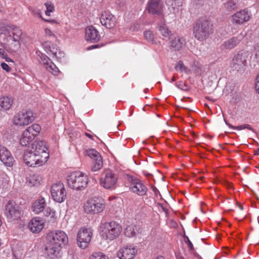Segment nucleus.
Instances as JSON below:
<instances>
[{
    "instance_id": "29",
    "label": "nucleus",
    "mask_w": 259,
    "mask_h": 259,
    "mask_svg": "<svg viewBox=\"0 0 259 259\" xmlns=\"http://www.w3.org/2000/svg\"><path fill=\"white\" fill-rule=\"evenodd\" d=\"M46 203L44 198H39L35 200L32 204V210L35 213L42 212L45 208Z\"/></svg>"
},
{
    "instance_id": "55",
    "label": "nucleus",
    "mask_w": 259,
    "mask_h": 259,
    "mask_svg": "<svg viewBox=\"0 0 259 259\" xmlns=\"http://www.w3.org/2000/svg\"><path fill=\"white\" fill-rule=\"evenodd\" d=\"M178 259H184V257L182 256H177Z\"/></svg>"
},
{
    "instance_id": "32",
    "label": "nucleus",
    "mask_w": 259,
    "mask_h": 259,
    "mask_svg": "<svg viewBox=\"0 0 259 259\" xmlns=\"http://www.w3.org/2000/svg\"><path fill=\"white\" fill-rule=\"evenodd\" d=\"M42 181L41 177L37 174H34L29 176L28 183L31 186L38 185Z\"/></svg>"
},
{
    "instance_id": "6",
    "label": "nucleus",
    "mask_w": 259,
    "mask_h": 259,
    "mask_svg": "<svg viewBox=\"0 0 259 259\" xmlns=\"http://www.w3.org/2000/svg\"><path fill=\"white\" fill-rule=\"evenodd\" d=\"M104 209L103 200L97 197L89 199L83 205V210L87 214H98L102 212Z\"/></svg>"
},
{
    "instance_id": "1",
    "label": "nucleus",
    "mask_w": 259,
    "mask_h": 259,
    "mask_svg": "<svg viewBox=\"0 0 259 259\" xmlns=\"http://www.w3.org/2000/svg\"><path fill=\"white\" fill-rule=\"evenodd\" d=\"M48 149L44 141H35L31 146L25 151L23 160L29 166L37 167L42 165L49 158Z\"/></svg>"
},
{
    "instance_id": "30",
    "label": "nucleus",
    "mask_w": 259,
    "mask_h": 259,
    "mask_svg": "<svg viewBox=\"0 0 259 259\" xmlns=\"http://www.w3.org/2000/svg\"><path fill=\"white\" fill-rule=\"evenodd\" d=\"M13 103L12 98L8 96L0 97V111H7L9 110Z\"/></svg>"
},
{
    "instance_id": "11",
    "label": "nucleus",
    "mask_w": 259,
    "mask_h": 259,
    "mask_svg": "<svg viewBox=\"0 0 259 259\" xmlns=\"http://www.w3.org/2000/svg\"><path fill=\"white\" fill-rule=\"evenodd\" d=\"M51 196L56 202L61 203L64 201L66 196V192L62 183L58 182L51 187Z\"/></svg>"
},
{
    "instance_id": "4",
    "label": "nucleus",
    "mask_w": 259,
    "mask_h": 259,
    "mask_svg": "<svg viewBox=\"0 0 259 259\" xmlns=\"http://www.w3.org/2000/svg\"><path fill=\"white\" fill-rule=\"evenodd\" d=\"M67 183L70 188L80 190L87 186L88 176L80 171H74L68 177Z\"/></svg>"
},
{
    "instance_id": "49",
    "label": "nucleus",
    "mask_w": 259,
    "mask_h": 259,
    "mask_svg": "<svg viewBox=\"0 0 259 259\" xmlns=\"http://www.w3.org/2000/svg\"><path fill=\"white\" fill-rule=\"evenodd\" d=\"M152 189L156 196H157V194L159 193L158 190L155 186H152Z\"/></svg>"
},
{
    "instance_id": "28",
    "label": "nucleus",
    "mask_w": 259,
    "mask_h": 259,
    "mask_svg": "<svg viewBox=\"0 0 259 259\" xmlns=\"http://www.w3.org/2000/svg\"><path fill=\"white\" fill-rule=\"evenodd\" d=\"M185 39L183 37H177L169 42L170 48L172 51H180L185 45Z\"/></svg>"
},
{
    "instance_id": "31",
    "label": "nucleus",
    "mask_w": 259,
    "mask_h": 259,
    "mask_svg": "<svg viewBox=\"0 0 259 259\" xmlns=\"http://www.w3.org/2000/svg\"><path fill=\"white\" fill-rule=\"evenodd\" d=\"M158 30L162 36L164 40L169 39L172 35V32L168 29L165 24H161L158 26Z\"/></svg>"
},
{
    "instance_id": "12",
    "label": "nucleus",
    "mask_w": 259,
    "mask_h": 259,
    "mask_svg": "<svg viewBox=\"0 0 259 259\" xmlns=\"http://www.w3.org/2000/svg\"><path fill=\"white\" fill-rule=\"evenodd\" d=\"M92 235V230L90 228H84L79 230L77 236L78 246L81 248H85L91 241Z\"/></svg>"
},
{
    "instance_id": "58",
    "label": "nucleus",
    "mask_w": 259,
    "mask_h": 259,
    "mask_svg": "<svg viewBox=\"0 0 259 259\" xmlns=\"http://www.w3.org/2000/svg\"><path fill=\"white\" fill-rule=\"evenodd\" d=\"M87 136L88 137H89L90 138H92L91 135H90V134H87Z\"/></svg>"
},
{
    "instance_id": "7",
    "label": "nucleus",
    "mask_w": 259,
    "mask_h": 259,
    "mask_svg": "<svg viewBox=\"0 0 259 259\" xmlns=\"http://www.w3.org/2000/svg\"><path fill=\"white\" fill-rule=\"evenodd\" d=\"M40 131V126L38 124H33L27 127L20 139V145L22 146H27L38 135Z\"/></svg>"
},
{
    "instance_id": "59",
    "label": "nucleus",
    "mask_w": 259,
    "mask_h": 259,
    "mask_svg": "<svg viewBox=\"0 0 259 259\" xmlns=\"http://www.w3.org/2000/svg\"><path fill=\"white\" fill-rule=\"evenodd\" d=\"M258 150L259 151V148H258Z\"/></svg>"
},
{
    "instance_id": "40",
    "label": "nucleus",
    "mask_w": 259,
    "mask_h": 259,
    "mask_svg": "<svg viewBox=\"0 0 259 259\" xmlns=\"http://www.w3.org/2000/svg\"><path fill=\"white\" fill-rule=\"evenodd\" d=\"M254 55L253 59L255 61L259 63V45L256 44L254 47V50L253 52Z\"/></svg>"
},
{
    "instance_id": "3",
    "label": "nucleus",
    "mask_w": 259,
    "mask_h": 259,
    "mask_svg": "<svg viewBox=\"0 0 259 259\" xmlns=\"http://www.w3.org/2000/svg\"><path fill=\"white\" fill-rule=\"evenodd\" d=\"M212 32V25L206 18H199L193 25V34L199 41L206 39Z\"/></svg>"
},
{
    "instance_id": "45",
    "label": "nucleus",
    "mask_w": 259,
    "mask_h": 259,
    "mask_svg": "<svg viewBox=\"0 0 259 259\" xmlns=\"http://www.w3.org/2000/svg\"><path fill=\"white\" fill-rule=\"evenodd\" d=\"M45 34H46V35L47 36H53V37H55V34L52 32V31L49 28H46L45 30Z\"/></svg>"
},
{
    "instance_id": "53",
    "label": "nucleus",
    "mask_w": 259,
    "mask_h": 259,
    "mask_svg": "<svg viewBox=\"0 0 259 259\" xmlns=\"http://www.w3.org/2000/svg\"><path fill=\"white\" fill-rule=\"evenodd\" d=\"M206 99L208 100H209L212 102H214L215 100V99H212L210 97H206Z\"/></svg>"
},
{
    "instance_id": "34",
    "label": "nucleus",
    "mask_w": 259,
    "mask_h": 259,
    "mask_svg": "<svg viewBox=\"0 0 259 259\" xmlns=\"http://www.w3.org/2000/svg\"><path fill=\"white\" fill-rule=\"evenodd\" d=\"M137 227L136 226H128L124 230L125 235L128 237H132L136 235Z\"/></svg>"
},
{
    "instance_id": "8",
    "label": "nucleus",
    "mask_w": 259,
    "mask_h": 259,
    "mask_svg": "<svg viewBox=\"0 0 259 259\" xmlns=\"http://www.w3.org/2000/svg\"><path fill=\"white\" fill-rule=\"evenodd\" d=\"M46 238L47 240L61 248L67 244L68 241L67 235L61 230L52 231L48 233Z\"/></svg>"
},
{
    "instance_id": "35",
    "label": "nucleus",
    "mask_w": 259,
    "mask_h": 259,
    "mask_svg": "<svg viewBox=\"0 0 259 259\" xmlns=\"http://www.w3.org/2000/svg\"><path fill=\"white\" fill-rule=\"evenodd\" d=\"M177 71L180 72H184L185 73H188L190 71L189 69L185 66L183 62L180 60L179 61L175 67Z\"/></svg>"
},
{
    "instance_id": "14",
    "label": "nucleus",
    "mask_w": 259,
    "mask_h": 259,
    "mask_svg": "<svg viewBox=\"0 0 259 259\" xmlns=\"http://www.w3.org/2000/svg\"><path fill=\"white\" fill-rule=\"evenodd\" d=\"M86 155L93 159L92 170L96 171L103 167V160L100 153L95 149H91L86 150Z\"/></svg>"
},
{
    "instance_id": "47",
    "label": "nucleus",
    "mask_w": 259,
    "mask_h": 259,
    "mask_svg": "<svg viewBox=\"0 0 259 259\" xmlns=\"http://www.w3.org/2000/svg\"><path fill=\"white\" fill-rule=\"evenodd\" d=\"M4 49V48L3 49H0V57L3 59L5 57H6V56L7 55V54L6 53Z\"/></svg>"
},
{
    "instance_id": "27",
    "label": "nucleus",
    "mask_w": 259,
    "mask_h": 259,
    "mask_svg": "<svg viewBox=\"0 0 259 259\" xmlns=\"http://www.w3.org/2000/svg\"><path fill=\"white\" fill-rule=\"evenodd\" d=\"M29 227L33 233H38L44 228V222L40 218H33L29 224Z\"/></svg>"
},
{
    "instance_id": "17",
    "label": "nucleus",
    "mask_w": 259,
    "mask_h": 259,
    "mask_svg": "<svg viewBox=\"0 0 259 259\" xmlns=\"http://www.w3.org/2000/svg\"><path fill=\"white\" fill-rule=\"evenodd\" d=\"M104 178L100 179L101 185L106 189H110L113 187L116 183L117 177L110 170H107L103 174Z\"/></svg>"
},
{
    "instance_id": "9",
    "label": "nucleus",
    "mask_w": 259,
    "mask_h": 259,
    "mask_svg": "<svg viewBox=\"0 0 259 259\" xmlns=\"http://www.w3.org/2000/svg\"><path fill=\"white\" fill-rule=\"evenodd\" d=\"M104 227V234L106 238L110 240L117 238L122 230L121 226L115 221L105 223Z\"/></svg>"
},
{
    "instance_id": "24",
    "label": "nucleus",
    "mask_w": 259,
    "mask_h": 259,
    "mask_svg": "<svg viewBox=\"0 0 259 259\" xmlns=\"http://www.w3.org/2000/svg\"><path fill=\"white\" fill-rule=\"evenodd\" d=\"M245 34L240 33L236 36H234L226 40L222 45L223 48L227 50H231L236 47L245 36Z\"/></svg>"
},
{
    "instance_id": "56",
    "label": "nucleus",
    "mask_w": 259,
    "mask_h": 259,
    "mask_svg": "<svg viewBox=\"0 0 259 259\" xmlns=\"http://www.w3.org/2000/svg\"><path fill=\"white\" fill-rule=\"evenodd\" d=\"M176 80V78L175 77H172V78H171V82H174Z\"/></svg>"
},
{
    "instance_id": "50",
    "label": "nucleus",
    "mask_w": 259,
    "mask_h": 259,
    "mask_svg": "<svg viewBox=\"0 0 259 259\" xmlns=\"http://www.w3.org/2000/svg\"><path fill=\"white\" fill-rule=\"evenodd\" d=\"M99 46L98 45H93V46H91L89 47L88 48V50H92V49H93L98 48H99Z\"/></svg>"
},
{
    "instance_id": "22",
    "label": "nucleus",
    "mask_w": 259,
    "mask_h": 259,
    "mask_svg": "<svg viewBox=\"0 0 259 259\" xmlns=\"http://www.w3.org/2000/svg\"><path fill=\"white\" fill-rule=\"evenodd\" d=\"M61 248L59 246H57L49 240H47L45 253L51 259H55L59 255Z\"/></svg>"
},
{
    "instance_id": "5",
    "label": "nucleus",
    "mask_w": 259,
    "mask_h": 259,
    "mask_svg": "<svg viewBox=\"0 0 259 259\" xmlns=\"http://www.w3.org/2000/svg\"><path fill=\"white\" fill-rule=\"evenodd\" d=\"M248 55V52L244 50L239 51L234 55L230 63L232 69L237 72L244 71Z\"/></svg>"
},
{
    "instance_id": "46",
    "label": "nucleus",
    "mask_w": 259,
    "mask_h": 259,
    "mask_svg": "<svg viewBox=\"0 0 259 259\" xmlns=\"http://www.w3.org/2000/svg\"><path fill=\"white\" fill-rule=\"evenodd\" d=\"M255 88L256 92L259 94V74H258L256 78Z\"/></svg>"
},
{
    "instance_id": "21",
    "label": "nucleus",
    "mask_w": 259,
    "mask_h": 259,
    "mask_svg": "<svg viewBox=\"0 0 259 259\" xmlns=\"http://www.w3.org/2000/svg\"><path fill=\"white\" fill-rule=\"evenodd\" d=\"M0 160L7 166H12L14 159L11 152L4 146L0 145Z\"/></svg>"
},
{
    "instance_id": "2",
    "label": "nucleus",
    "mask_w": 259,
    "mask_h": 259,
    "mask_svg": "<svg viewBox=\"0 0 259 259\" xmlns=\"http://www.w3.org/2000/svg\"><path fill=\"white\" fill-rule=\"evenodd\" d=\"M1 34L4 36L5 42L1 43V46L8 52H15L21 46L22 31L18 27L14 25L7 26L2 28Z\"/></svg>"
},
{
    "instance_id": "15",
    "label": "nucleus",
    "mask_w": 259,
    "mask_h": 259,
    "mask_svg": "<svg viewBox=\"0 0 259 259\" xmlns=\"http://www.w3.org/2000/svg\"><path fill=\"white\" fill-rule=\"evenodd\" d=\"M251 17L250 13L246 9L237 12L232 16L231 20L233 24H242L248 21Z\"/></svg>"
},
{
    "instance_id": "52",
    "label": "nucleus",
    "mask_w": 259,
    "mask_h": 259,
    "mask_svg": "<svg viewBox=\"0 0 259 259\" xmlns=\"http://www.w3.org/2000/svg\"><path fill=\"white\" fill-rule=\"evenodd\" d=\"M4 59H5L7 62H12V59L8 57V55H7L6 57H5Z\"/></svg>"
},
{
    "instance_id": "16",
    "label": "nucleus",
    "mask_w": 259,
    "mask_h": 259,
    "mask_svg": "<svg viewBox=\"0 0 259 259\" xmlns=\"http://www.w3.org/2000/svg\"><path fill=\"white\" fill-rule=\"evenodd\" d=\"M137 249L134 245H130L120 248L117 252V255L119 259H133Z\"/></svg>"
},
{
    "instance_id": "43",
    "label": "nucleus",
    "mask_w": 259,
    "mask_h": 259,
    "mask_svg": "<svg viewBox=\"0 0 259 259\" xmlns=\"http://www.w3.org/2000/svg\"><path fill=\"white\" fill-rule=\"evenodd\" d=\"M177 87L183 90V91H188V87L187 85H186L185 83H184L183 81H180L179 82H178L177 84H176Z\"/></svg>"
},
{
    "instance_id": "36",
    "label": "nucleus",
    "mask_w": 259,
    "mask_h": 259,
    "mask_svg": "<svg viewBox=\"0 0 259 259\" xmlns=\"http://www.w3.org/2000/svg\"><path fill=\"white\" fill-rule=\"evenodd\" d=\"M184 240L185 243L188 245L189 247V251L192 253H194L195 256L198 257V258H201V257L199 254H198L196 252H195V249L193 246L192 243L190 240L189 238L187 236H184Z\"/></svg>"
},
{
    "instance_id": "23",
    "label": "nucleus",
    "mask_w": 259,
    "mask_h": 259,
    "mask_svg": "<svg viewBox=\"0 0 259 259\" xmlns=\"http://www.w3.org/2000/svg\"><path fill=\"white\" fill-rule=\"evenodd\" d=\"M85 38L87 41L91 42H97L100 39L98 30L93 26L87 27L85 31Z\"/></svg>"
},
{
    "instance_id": "20",
    "label": "nucleus",
    "mask_w": 259,
    "mask_h": 259,
    "mask_svg": "<svg viewBox=\"0 0 259 259\" xmlns=\"http://www.w3.org/2000/svg\"><path fill=\"white\" fill-rule=\"evenodd\" d=\"M100 22L102 25L107 28L110 29L115 26L116 19L109 12L104 11L101 16Z\"/></svg>"
},
{
    "instance_id": "41",
    "label": "nucleus",
    "mask_w": 259,
    "mask_h": 259,
    "mask_svg": "<svg viewBox=\"0 0 259 259\" xmlns=\"http://www.w3.org/2000/svg\"><path fill=\"white\" fill-rule=\"evenodd\" d=\"M248 129L251 131L254 132V129L248 124H244L243 125L235 126L234 130H242L244 129Z\"/></svg>"
},
{
    "instance_id": "54",
    "label": "nucleus",
    "mask_w": 259,
    "mask_h": 259,
    "mask_svg": "<svg viewBox=\"0 0 259 259\" xmlns=\"http://www.w3.org/2000/svg\"><path fill=\"white\" fill-rule=\"evenodd\" d=\"M236 204L238 205V207L241 209H243V206L242 205L239 204L237 202H236Z\"/></svg>"
},
{
    "instance_id": "57",
    "label": "nucleus",
    "mask_w": 259,
    "mask_h": 259,
    "mask_svg": "<svg viewBox=\"0 0 259 259\" xmlns=\"http://www.w3.org/2000/svg\"><path fill=\"white\" fill-rule=\"evenodd\" d=\"M258 152H259V151L258 150V149H257V150L255 151V154L258 155L259 154Z\"/></svg>"
},
{
    "instance_id": "13",
    "label": "nucleus",
    "mask_w": 259,
    "mask_h": 259,
    "mask_svg": "<svg viewBox=\"0 0 259 259\" xmlns=\"http://www.w3.org/2000/svg\"><path fill=\"white\" fill-rule=\"evenodd\" d=\"M5 213L11 221L17 220L21 216L18 206L12 201H9L6 205Z\"/></svg>"
},
{
    "instance_id": "38",
    "label": "nucleus",
    "mask_w": 259,
    "mask_h": 259,
    "mask_svg": "<svg viewBox=\"0 0 259 259\" xmlns=\"http://www.w3.org/2000/svg\"><path fill=\"white\" fill-rule=\"evenodd\" d=\"M90 259H108V257L101 252H94Z\"/></svg>"
},
{
    "instance_id": "42",
    "label": "nucleus",
    "mask_w": 259,
    "mask_h": 259,
    "mask_svg": "<svg viewBox=\"0 0 259 259\" xmlns=\"http://www.w3.org/2000/svg\"><path fill=\"white\" fill-rule=\"evenodd\" d=\"M45 215L47 217H50L51 218L54 217L55 214V211L51 208L50 207H48L45 210Z\"/></svg>"
},
{
    "instance_id": "44",
    "label": "nucleus",
    "mask_w": 259,
    "mask_h": 259,
    "mask_svg": "<svg viewBox=\"0 0 259 259\" xmlns=\"http://www.w3.org/2000/svg\"><path fill=\"white\" fill-rule=\"evenodd\" d=\"M1 67L4 70L8 72H10L11 69V67L7 64L4 62L1 64Z\"/></svg>"
},
{
    "instance_id": "10",
    "label": "nucleus",
    "mask_w": 259,
    "mask_h": 259,
    "mask_svg": "<svg viewBox=\"0 0 259 259\" xmlns=\"http://www.w3.org/2000/svg\"><path fill=\"white\" fill-rule=\"evenodd\" d=\"M34 118L31 111H22L14 116L13 123L18 126H25L33 122Z\"/></svg>"
},
{
    "instance_id": "33",
    "label": "nucleus",
    "mask_w": 259,
    "mask_h": 259,
    "mask_svg": "<svg viewBox=\"0 0 259 259\" xmlns=\"http://www.w3.org/2000/svg\"><path fill=\"white\" fill-rule=\"evenodd\" d=\"M223 6L228 12H231L237 9V4L234 0H227L223 4Z\"/></svg>"
},
{
    "instance_id": "25",
    "label": "nucleus",
    "mask_w": 259,
    "mask_h": 259,
    "mask_svg": "<svg viewBox=\"0 0 259 259\" xmlns=\"http://www.w3.org/2000/svg\"><path fill=\"white\" fill-rule=\"evenodd\" d=\"M40 58V63L42 64L48 71L52 72L54 75L57 74L59 71L58 68L47 56L42 55Z\"/></svg>"
},
{
    "instance_id": "37",
    "label": "nucleus",
    "mask_w": 259,
    "mask_h": 259,
    "mask_svg": "<svg viewBox=\"0 0 259 259\" xmlns=\"http://www.w3.org/2000/svg\"><path fill=\"white\" fill-rule=\"evenodd\" d=\"M144 36L147 41L152 44H156V42L154 39V34L152 31L148 30L145 31L144 32Z\"/></svg>"
},
{
    "instance_id": "19",
    "label": "nucleus",
    "mask_w": 259,
    "mask_h": 259,
    "mask_svg": "<svg viewBox=\"0 0 259 259\" xmlns=\"http://www.w3.org/2000/svg\"><path fill=\"white\" fill-rule=\"evenodd\" d=\"M163 7L161 0H148L146 10L152 15H160Z\"/></svg>"
},
{
    "instance_id": "39",
    "label": "nucleus",
    "mask_w": 259,
    "mask_h": 259,
    "mask_svg": "<svg viewBox=\"0 0 259 259\" xmlns=\"http://www.w3.org/2000/svg\"><path fill=\"white\" fill-rule=\"evenodd\" d=\"M45 5L47 8L45 13L47 16H50V13L53 12L55 10L54 6L51 3L48 2L45 3Z\"/></svg>"
},
{
    "instance_id": "18",
    "label": "nucleus",
    "mask_w": 259,
    "mask_h": 259,
    "mask_svg": "<svg viewBox=\"0 0 259 259\" xmlns=\"http://www.w3.org/2000/svg\"><path fill=\"white\" fill-rule=\"evenodd\" d=\"M130 189L134 192L139 195L144 196L146 194L147 188L139 179L131 178Z\"/></svg>"
},
{
    "instance_id": "26",
    "label": "nucleus",
    "mask_w": 259,
    "mask_h": 259,
    "mask_svg": "<svg viewBox=\"0 0 259 259\" xmlns=\"http://www.w3.org/2000/svg\"><path fill=\"white\" fill-rule=\"evenodd\" d=\"M42 46L48 53H52L54 57L60 58L63 56V53L59 51L58 47L51 42L46 41L42 44Z\"/></svg>"
},
{
    "instance_id": "51",
    "label": "nucleus",
    "mask_w": 259,
    "mask_h": 259,
    "mask_svg": "<svg viewBox=\"0 0 259 259\" xmlns=\"http://www.w3.org/2000/svg\"><path fill=\"white\" fill-rule=\"evenodd\" d=\"M224 121L225 122V123L230 127L233 128V129H234V127H235V126H233L232 125V124H231L230 123H228L227 120L225 119V118L224 119Z\"/></svg>"
},
{
    "instance_id": "48",
    "label": "nucleus",
    "mask_w": 259,
    "mask_h": 259,
    "mask_svg": "<svg viewBox=\"0 0 259 259\" xmlns=\"http://www.w3.org/2000/svg\"><path fill=\"white\" fill-rule=\"evenodd\" d=\"M31 12L32 13V14L34 15H38L39 16V17H41V15H40V12L39 11V10H32L31 11Z\"/></svg>"
}]
</instances>
